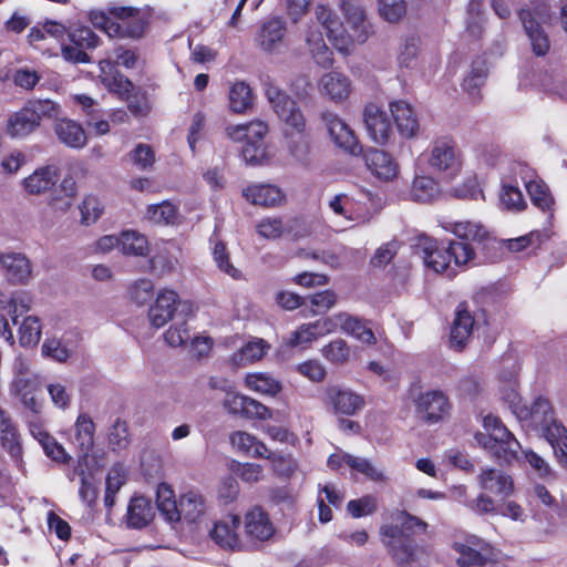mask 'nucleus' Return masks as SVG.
<instances>
[{"mask_svg":"<svg viewBox=\"0 0 567 567\" xmlns=\"http://www.w3.org/2000/svg\"><path fill=\"white\" fill-rule=\"evenodd\" d=\"M210 245L213 259L217 268L233 279L241 278L240 270L237 269L229 259V254L225 243H223L218 237H213L210 239Z\"/></svg>","mask_w":567,"mask_h":567,"instance_id":"obj_46","label":"nucleus"},{"mask_svg":"<svg viewBox=\"0 0 567 567\" xmlns=\"http://www.w3.org/2000/svg\"><path fill=\"white\" fill-rule=\"evenodd\" d=\"M515 413L527 426L537 431L544 439L553 436L563 424L555 415L551 403L545 398H537L529 408H518Z\"/></svg>","mask_w":567,"mask_h":567,"instance_id":"obj_9","label":"nucleus"},{"mask_svg":"<svg viewBox=\"0 0 567 567\" xmlns=\"http://www.w3.org/2000/svg\"><path fill=\"white\" fill-rule=\"evenodd\" d=\"M326 404L336 414L354 415L364 408L365 400L350 389L330 386L326 391Z\"/></svg>","mask_w":567,"mask_h":567,"instance_id":"obj_17","label":"nucleus"},{"mask_svg":"<svg viewBox=\"0 0 567 567\" xmlns=\"http://www.w3.org/2000/svg\"><path fill=\"white\" fill-rule=\"evenodd\" d=\"M440 195L436 181L431 176H416L413 179L410 196L414 202L429 203Z\"/></svg>","mask_w":567,"mask_h":567,"instance_id":"obj_43","label":"nucleus"},{"mask_svg":"<svg viewBox=\"0 0 567 567\" xmlns=\"http://www.w3.org/2000/svg\"><path fill=\"white\" fill-rule=\"evenodd\" d=\"M421 257L429 270L436 274H454L456 268L472 262L476 252L468 243L450 240L443 245L429 239L421 245Z\"/></svg>","mask_w":567,"mask_h":567,"instance_id":"obj_3","label":"nucleus"},{"mask_svg":"<svg viewBox=\"0 0 567 567\" xmlns=\"http://www.w3.org/2000/svg\"><path fill=\"white\" fill-rule=\"evenodd\" d=\"M452 548L460 567H507L504 555L477 536L455 540Z\"/></svg>","mask_w":567,"mask_h":567,"instance_id":"obj_4","label":"nucleus"},{"mask_svg":"<svg viewBox=\"0 0 567 567\" xmlns=\"http://www.w3.org/2000/svg\"><path fill=\"white\" fill-rule=\"evenodd\" d=\"M229 107L231 112L241 114L252 106V91L245 82H236L229 89Z\"/></svg>","mask_w":567,"mask_h":567,"instance_id":"obj_45","label":"nucleus"},{"mask_svg":"<svg viewBox=\"0 0 567 567\" xmlns=\"http://www.w3.org/2000/svg\"><path fill=\"white\" fill-rule=\"evenodd\" d=\"M109 12L115 19L116 34L113 38L140 40L145 37L148 20L140 9L113 6Z\"/></svg>","mask_w":567,"mask_h":567,"instance_id":"obj_11","label":"nucleus"},{"mask_svg":"<svg viewBox=\"0 0 567 567\" xmlns=\"http://www.w3.org/2000/svg\"><path fill=\"white\" fill-rule=\"evenodd\" d=\"M268 124L260 120L248 123L230 124L226 127V135L235 143H257L268 134Z\"/></svg>","mask_w":567,"mask_h":567,"instance_id":"obj_28","label":"nucleus"},{"mask_svg":"<svg viewBox=\"0 0 567 567\" xmlns=\"http://www.w3.org/2000/svg\"><path fill=\"white\" fill-rule=\"evenodd\" d=\"M120 251L126 256L145 257L150 252V243L145 235L136 230L120 234Z\"/></svg>","mask_w":567,"mask_h":567,"instance_id":"obj_40","label":"nucleus"},{"mask_svg":"<svg viewBox=\"0 0 567 567\" xmlns=\"http://www.w3.org/2000/svg\"><path fill=\"white\" fill-rule=\"evenodd\" d=\"M59 181V169L54 165H45L35 168L31 174L21 179L23 192L31 196H40L51 190Z\"/></svg>","mask_w":567,"mask_h":567,"instance_id":"obj_22","label":"nucleus"},{"mask_svg":"<svg viewBox=\"0 0 567 567\" xmlns=\"http://www.w3.org/2000/svg\"><path fill=\"white\" fill-rule=\"evenodd\" d=\"M241 525L246 549L259 548L276 532L268 513L260 506L248 509L244 514Z\"/></svg>","mask_w":567,"mask_h":567,"instance_id":"obj_10","label":"nucleus"},{"mask_svg":"<svg viewBox=\"0 0 567 567\" xmlns=\"http://www.w3.org/2000/svg\"><path fill=\"white\" fill-rule=\"evenodd\" d=\"M266 94L282 122L297 132H301L305 128V117L293 100L277 87H269Z\"/></svg>","mask_w":567,"mask_h":567,"instance_id":"obj_16","label":"nucleus"},{"mask_svg":"<svg viewBox=\"0 0 567 567\" xmlns=\"http://www.w3.org/2000/svg\"><path fill=\"white\" fill-rule=\"evenodd\" d=\"M153 517V506L147 498L137 496L131 499L126 514L128 526L133 528H143L151 523Z\"/></svg>","mask_w":567,"mask_h":567,"instance_id":"obj_38","label":"nucleus"},{"mask_svg":"<svg viewBox=\"0 0 567 567\" xmlns=\"http://www.w3.org/2000/svg\"><path fill=\"white\" fill-rule=\"evenodd\" d=\"M209 537L223 549H246L241 532V519L238 515L228 514L216 520L209 529Z\"/></svg>","mask_w":567,"mask_h":567,"instance_id":"obj_13","label":"nucleus"},{"mask_svg":"<svg viewBox=\"0 0 567 567\" xmlns=\"http://www.w3.org/2000/svg\"><path fill=\"white\" fill-rule=\"evenodd\" d=\"M534 85L539 90L554 95H564L566 93L564 80L558 74L547 71L539 72L537 74Z\"/></svg>","mask_w":567,"mask_h":567,"instance_id":"obj_59","label":"nucleus"},{"mask_svg":"<svg viewBox=\"0 0 567 567\" xmlns=\"http://www.w3.org/2000/svg\"><path fill=\"white\" fill-rule=\"evenodd\" d=\"M32 303V296L27 291H16L9 297V316L14 326L20 316L31 310Z\"/></svg>","mask_w":567,"mask_h":567,"instance_id":"obj_57","label":"nucleus"},{"mask_svg":"<svg viewBox=\"0 0 567 567\" xmlns=\"http://www.w3.org/2000/svg\"><path fill=\"white\" fill-rule=\"evenodd\" d=\"M40 386L41 382L38 375H32L30 380L18 379L10 384L12 393L19 398L27 409L34 413H39L42 409V402L38 398Z\"/></svg>","mask_w":567,"mask_h":567,"instance_id":"obj_31","label":"nucleus"},{"mask_svg":"<svg viewBox=\"0 0 567 567\" xmlns=\"http://www.w3.org/2000/svg\"><path fill=\"white\" fill-rule=\"evenodd\" d=\"M38 126L40 127L42 120L56 118L61 114V106L51 100H33L25 103Z\"/></svg>","mask_w":567,"mask_h":567,"instance_id":"obj_53","label":"nucleus"},{"mask_svg":"<svg viewBox=\"0 0 567 567\" xmlns=\"http://www.w3.org/2000/svg\"><path fill=\"white\" fill-rule=\"evenodd\" d=\"M363 123L373 143L384 146L393 138L392 116L384 107L375 103L367 104L363 110Z\"/></svg>","mask_w":567,"mask_h":567,"instance_id":"obj_12","label":"nucleus"},{"mask_svg":"<svg viewBox=\"0 0 567 567\" xmlns=\"http://www.w3.org/2000/svg\"><path fill=\"white\" fill-rule=\"evenodd\" d=\"M0 444L12 461L18 466H21L23 451L21 439L14 424L0 432Z\"/></svg>","mask_w":567,"mask_h":567,"instance_id":"obj_52","label":"nucleus"},{"mask_svg":"<svg viewBox=\"0 0 567 567\" xmlns=\"http://www.w3.org/2000/svg\"><path fill=\"white\" fill-rule=\"evenodd\" d=\"M342 10L347 27L334 13L321 7V35L324 33L328 42L339 52L349 53L355 44L364 43L372 35L373 28L361 6L344 2Z\"/></svg>","mask_w":567,"mask_h":567,"instance_id":"obj_1","label":"nucleus"},{"mask_svg":"<svg viewBox=\"0 0 567 567\" xmlns=\"http://www.w3.org/2000/svg\"><path fill=\"white\" fill-rule=\"evenodd\" d=\"M268 349L269 344L265 340L255 338L244 344L233 359L238 364L251 363L260 360Z\"/></svg>","mask_w":567,"mask_h":567,"instance_id":"obj_49","label":"nucleus"},{"mask_svg":"<svg viewBox=\"0 0 567 567\" xmlns=\"http://www.w3.org/2000/svg\"><path fill=\"white\" fill-rule=\"evenodd\" d=\"M482 425L487 435L478 433L475 437L484 449L504 462L509 463L513 458H518L520 444L498 416L491 413L484 415Z\"/></svg>","mask_w":567,"mask_h":567,"instance_id":"obj_6","label":"nucleus"},{"mask_svg":"<svg viewBox=\"0 0 567 567\" xmlns=\"http://www.w3.org/2000/svg\"><path fill=\"white\" fill-rule=\"evenodd\" d=\"M145 219L155 225H176L181 220L178 206L169 200L148 205L145 209Z\"/></svg>","mask_w":567,"mask_h":567,"instance_id":"obj_36","label":"nucleus"},{"mask_svg":"<svg viewBox=\"0 0 567 567\" xmlns=\"http://www.w3.org/2000/svg\"><path fill=\"white\" fill-rule=\"evenodd\" d=\"M351 90V81L343 73L331 72L321 78V94L336 103L347 100Z\"/></svg>","mask_w":567,"mask_h":567,"instance_id":"obj_34","label":"nucleus"},{"mask_svg":"<svg viewBox=\"0 0 567 567\" xmlns=\"http://www.w3.org/2000/svg\"><path fill=\"white\" fill-rule=\"evenodd\" d=\"M426 162L432 172L446 179H454L462 171L460 153L447 138H436L430 144Z\"/></svg>","mask_w":567,"mask_h":567,"instance_id":"obj_8","label":"nucleus"},{"mask_svg":"<svg viewBox=\"0 0 567 567\" xmlns=\"http://www.w3.org/2000/svg\"><path fill=\"white\" fill-rule=\"evenodd\" d=\"M179 305L178 293L168 288L157 291L154 302L150 306L147 318L153 328H163L171 321Z\"/></svg>","mask_w":567,"mask_h":567,"instance_id":"obj_15","label":"nucleus"},{"mask_svg":"<svg viewBox=\"0 0 567 567\" xmlns=\"http://www.w3.org/2000/svg\"><path fill=\"white\" fill-rule=\"evenodd\" d=\"M331 213L330 227L340 231L347 229L350 223L358 221L360 214L355 200L347 194H338L328 203Z\"/></svg>","mask_w":567,"mask_h":567,"instance_id":"obj_19","label":"nucleus"},{"mask_svg":"<svg viewBox=\"0 0 567 567\" xmlns=\"http://www.w3.org/2000/svg\"><path fill=\"white\" fill-rule=\"evenodd\" d=\"M478 482L483 489L498 496H509L514 491L512 476L501 470H483L478 476Z\"/></svg>","mask_w":567,"mask_h":567,"instance_id":"obj_33","label":"nucleus"},{"mask_svg":"<svg viewBox=\"0 0 567 567\" xmlns=\"http://www.w3.org/2000/svg\"><path fill=\"white\" fill-rule=\"evenodd\" d=\"M323 121L330 138L339 148L352 155L361 154L362 146L347 123L333 114L324 115Z\"/></svg>","mask_w":567,"mask_h":567,"instance_id":"obj_21","label":"nucleus"},{"mask_svg":"<svg viewBox=\"0 0 567 567\" xmlns=\"http://www.w3.org/2000/svg\"><path fill=\"white\" fill-rule=\"evenodd\" d=\"M39 128L35 120L24 104L20 110L11 113L7 120L4 133L13 140H22Z\"/></svg>","mask_w":567,"mask_h":567,"instance_id":"obj_29","label":"nucleus"},{"mask_svg":"<svg viewBox=\"0 0 567 567\" xmlns=\"http://www.w3.org/2000/svg\"><path fill=\"white\" fill-rule=\"evenodd\" d=\"M18 337L20 346H37L40 341L42 331L40 319L35 316H27L21 322L18 321Z\"/></svg>","mask_w":567,"mask_h":567,"instance_id":"obj_48","label":"nucleus"},{"mask_svg":"<svg viewBox=\"0 0 567 567\" xmlns=\"http://www.w3.org/2000/svg\"><path fill=\"white\" fill-rule=\"evenodd\" d=\"M383 544L400 567H426L427 553L411 537L402 534L398 525H383L380 529Z\"/></svg>","mask_w":567,"mask_h":567,"instance_id":"obj_5","label":"nucleus"},{"mask_svg":"<svg viewBox=\"0 0 567 567\" xmlns=\"http://www.w3.org/2000/svg\"><path fill=\"white\" fill-rule=\"evenodd\" d=\"M154 296V284L150 279H138L128 287V297L136 306H145Z\"/></svg>","mask_w":567,"mask_h":567,"instance_id":"obj_58","label":"nucleus"},{"mask_svg":"<svg viewBox=\"0 0 567 567\" xmlns=\"http://www.w3.org/2000/svg\"><path fill=\"white\" fill-rule=\"evenodd\" d=\"M350 470L374 483H385L389 480L383 470L379 468L371 460L365 457L352 455Z\"/></svg>","mask_w":567,"mask_h":567,"instance_id":"obj_51","label":"nucleus"},{"mask_svg":"<svg viewBox=\"0 0 567 567\" xmlns=\"http://www.w3.org/2000/svg\"><path fill=\"white\" fill-rule=\"evenodd\" d=\"M241 157L248 165H268L275 157V148L271 144L264 143L262 141L245 143L241 148Z\"/></svg>","mask_w":567,"mask_h":567,"instance_id":"obj_41","label":"nucleus"},{"mask_svg":"<svg viewBox=\"0 0 567 567\" xmlns=\"http://www.w3.org/2000/svg\"><path fill=\"white\" fill-rule=\"evenodd\" d=\"M377 498L372 495H364L352 499L347 504V512L353 518H361L372 515L377 511Z\"/></svg>","mask_w":567,"mask_h":567,"instance_id":"obj_63","label":"nucleus"},{"mask_svg":"<svg viewBox=\"0 0 567 567\" xmlns=\"http://www.w3.org/2000/svg\"><path fill=\"white\" fill-rule=\"evenodd\" d=\"M526 190L532 203L543 212L550 210L554 206V197L548 186L540 179H532L525 183Z\"/></svg>","mask_w":567,"mask_h":567,"instance_id":"obj_47","label":"nucleus"},{"mask_svg":"<svg viewBox=\"0 0 567 567\" xmlns=\"http://www.w3.org/2000/svg\"><path fill=\"white\" fill-rule=\"evenodd\" d=\"M75 434L73 443L79 449L80 462H86L90 451L94 445L95 425L91 417L86 414H80L75 421Z\"/></svg>","mask_w":567,"mask_h":567,"instance_id":"obj_35","label":"nucleus"},{"mask_svg":"<svg viewBox=\"0 0 567 567\" xmlns=\"http://www.w3.org/2000/svg\"><path fill=\"white\" fill-rule=\"evenodd\" d=\"M244 381L247 389L261 395H276L281 389L279 381L268 373H248Z\"/></svg>","mask_w":567,"mask_h":567,"instance_id":"obj_44","label":"nucleus"},{"mask_svg":"<svg viewBox=\"0 0 567 567\" xmlns=\"http://www.w3.org/2000/svg\"><path fill=\"white\" fill-rule=\"evenodd\" d=\"M80 221L84 226L95 224L104 213V205L102 200L94 194H87L83 197L79 205Z\"/></svg>","mask_w":567,"mask_h":567,"instance_id":"obj_50","label":"nucleus"},{"mask_svg":"<svg viewBox=\"0 0 567 567\" xmlns=\"http://www.w3.org/2000/svg\"><path fill=\"white\" fill-rule=\"evenodd\" d=\"M420 52V39L416 37H409L404 39L400 47L398 54V63L400 68L413 69L417 64Z\"/></svg>","mask_w":567,"mask_h":567,"instance_id":"obj_55","label":"nucleus"},{"mask_svg":"<svg viewBox=\"0 0 567 567\" xmlns=\"http://www.w3.org/2000/svg\"><path fill=\"white\" fill-rule=\"evenodd\" d=\"M442 227L457 238L472 243H483L489 236L487 228L476 220H449L442 223Z\"/></svg>","mask_w":567,"mask_h":567,"instance_id":"obj_30","label":"nucleus"},{"mask_svg":"<svg viewBox=\"0 0 567 567\" xmlns=\"http://www.w3.org/2000/svg\"><path fill=\"white\" fill-rule=\"evenodd\" d=\"M41 353L56 362H65L71 357V350L56 338H48L41 347Z\"/></svg>","mask_w":567,"mask_h":567,"instance_id":"obj_62","label":"nucleus"},{"mask_svg":"<svg viewBox=\"0 0 567 567\" xmlns=\"http://www.w3.org/2000/svg\"><path fill=\"white\" fill-rule=\"evenodd\" d=\"M525 33L530 42L532 51L537 56H544L550 49V41L544 29L527 10L519 12Z\"/></svg>","mask_w":567,"mask_h":567,"instance_id":"obj_27","label":"nucleus"},{"mask_svg":"<svg viewBox=\"0 0 567 567\" xmlns=\"http://www.w3.org/2000/svg\"><path fill=\"white\" fill-rule=\"evenodd\" d=\"M241 195L250 204L262 207H277L286 202L284 190L274 184L248 185Z\"/></svg>","mask_w":567,"mask_h":567,"instance_id":"obj_24","label":"nucleus"},{"mask_svg":"<svg viewBox=\"0 0 567 567\" xmlns=\"http://www.w3.org/2000/svg\"><path fill=\"white\" fill-rule=\"evenodd\" d=\"M58 140L68 147L80 150L86 145L87 137L82 125L71 118H59L54 124Z\"/></svg>","mask_w":567,"mask_h":567,"instance_id":"obj_32","label":"nucleus"},{"mask_svg":"<svg viewBox=\"0 0 567 567\" xmlns=\"http://www.w3.org/2000/svg\"><path fill=\"white\" fill-rule=\"evenodd\" d=\"M389 112L396 124L398 132L405 138L415 137L420 130L419 120L413 107L405 101H393Z\"/></svg>","mask_w":567,"mask_h":567,"instance_id":"obj_25","label":"nucleus"},{"mask_svg":"<svg viewBox=\"0 0 567 567\" xmlns=\"http://www.w3.org/2000/svg\"><path fill=\"white\" fill-rule=\"evenodd\" d=\"M229 441L234 449L251 457L265 458L268 453V449L262 442L245 431L231 433Z\"/></svg>","mask_w":567,"mask_h":567,"instance_id":"obj_39","label":"nucleus"},{"mask_svg":"<svg viewBox=\"0 0 567 567\" xmlns=\"http://www.w3.org/2000/svg\"><path fill=\"white\" fill-rule=\"evenodd\" d=\"M182 249L174 240H162L155 244V251L150 258L151 270L159 277L177 270L181 264Z\"/></svg>","mask_w":567,"mask_h":567,"instance_id":"obj_14","label":"nucleus"},{"mask_svg":"<svg viewBox=\"0 0 567 567\" xmlns=\"http://www.w3.org/2000/svg\"><path fill=\"white\" fill-rule=\"evenodd\" d=\"M378 12L382 19L394 23L402 19L406 12L404 0H378Z\"/></svg>","mask_w":567,"mask_h":567,"instance_id":"obj_61","label":"nucleus"},{"mask_svg":"<svg viewBox=\"0 0 567 567\" xmlns=\"http://www.w3.org/2000/svg\"><path fill=\"white\" fill-rule=\"evenodd\" d=\"M287 220L278 216L261 218L256 225L257 234L268 240H276L286 234Z\"/></svg>","mask_w":567,"mask_h":567,"instance_id":"obj_54","label":"nucleus"},{"mask_svg":"<svg viewBox=\"0 0 567 567\" xmlns=\"http://www.w3.org/2000/svg\"><path fill=\"white\" fill-rule=\"evenodd\" d=\"M156 504L162 516L169 524L200 522L207 513V501L198 492L188 491L176 501L173 488L161 483L156 489Z\"/></svg>","mask_w":567,"mask_h":567,"instance_id":"obj_2","label":"nucleus"},{"mask_svg":"<svg viewBox=\"0 0 567 567\" xmlns=\"http://www.w3.org/2000/svg\"><path fill=\"white\" fill-rule=\"evenodd\" d=\"M47 391L55 408L66 410L70 406L72 394L65 383L61 381L49 382Z\"/></svg>","mask_w":567,"mask_h":567,"instance_id":"obj_64","label":"nucleus"},{"mask_svg":"<svg viewBox=\"0 0 567 567\" xmlns=\"http://www.w3.org/2000/svg\"><path fill=\"white\" fill-rule=\"evenodd\" d=\"M417 415L427 423H436L449 412L445 394L437 390L420 393L414 400Z\"/></svg>","mask_w":567,"mask_h":567,"instance_id":"obj_18","label":"nucleus"},{"mask_svg":"<svg viewBox=\"0 0 567 567\" xmlns=\"http://www.w3.org/2000/svg\"><path fill=\"white\" fill-rule=\"evenodd\" d=\"M128 158L138 169L150 171L155 164V152L151 145L140 143L130 153Z\"/></svg>","mask_w":567,"mask_h":567,"instance_id":"obj_60","label":"nucleus"},{"mask_svg":"<svg viewBox=\"0 0 567 567\" xmlns=\"http://www.w3.org/2000/svg\"><path fill=\"white\" fill-rule=\"evenodd\" d=\"M474 319L465 309L456 311L451 330V343L454 348L461 349L472 336Z\"/></svg>","mask_w":567,"mask_h":567,"instance_id":"obj_42","label":"nucleus"},{"mask_svg":"<svg viewBox=\"0 0 567 567\" xmlns=\"http://www.w3.org/2000/svg\"><path fill=\"white\" fill-rule=\"evenodd\" d=\"M8 280L14 285H23L32 275L30 260L20 252H7L0 261Z\"/></svg>","mask_w":567,"mask_h":567,"instance_id":"obj_26","label":"nucleus"},{"mask_svg":"<svg viewBox=\"0 0 567 567\" xmlns=\"http://www.w3.org/2000/svg\"><path fill=\"white\" fill-rule=\"evenodd\" d=\"M100 79L103 85L122 100H128L134 91L133 83L118 73L115 63L110 59H104L99 63Z\"/></svg>","mask_w":567,"mask_h":567,"instance_id":"obj_23","label":"nucleus"},{"mask_svg":"<svg viewBox=\"0 0 567 567\" xmlns=\"http://www.w3.org/2000/svg\"><path fill=\"white\" fill-rule=\"evenodd\" d=\"M339 321L342 323L343 333L353 337L367 346L377 343L374 333L360 318L351 316L348 312H339Z\"/></svg>","mask_w":567,"mask_h":567,"instance_id":"obj_37","label":"nucleus"},{"mask_svg":"<svg viewBox=\"0 0 567 567\" xmlns=\"http://www.w3.org/2000/svg\"><path fill=\"white\" fill-rule=\"evenodd\" d=\"M288 27L280 16H271L262 20L254 34L256 49L266 55H280L287 48Z\"/></svg>","mask_w":567,"mask_h":567,"instance_id":"obj_7","label":"nucleus"},{"mask_svg":"<svg viewBox=\"0 0 567 567\" xmlns=\"http://www.w3.org/2000/svg\"><path fill=\"white\" fill-rule=\"evenodd\" d=\"M365 164L371 174L383 183H392L400 176L399 162L383 150H370L365 154Z\"/></svg>","mask_w":567,"mask_h":567,"instance_id":"obj_20","label":"nucleus"},{"mask_svg":"<svg viewBox=\"0 0 567 567\" xmlns=\"http://www.w3.org/2000/svg\"><path fill=\"white\" fill-rule=\"evenodd\" d=\"M499 202L503 208L511 212H522L527 207L520 189L511 184L503 185L499 193Z\"/></svg>","mask_w":567,"mask_h":567,"instance_id":"obj_56","label":"nucleus"}]
</instances>
